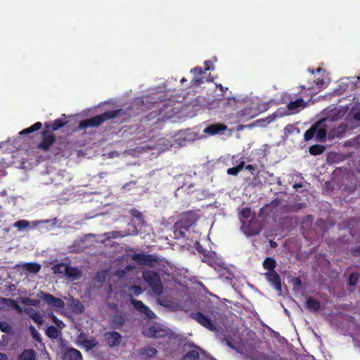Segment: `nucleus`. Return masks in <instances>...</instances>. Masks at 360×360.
I'll return each instance as SVG.
<instances>
[{"mask_svg":"<svg viewBox=\"0 0 360 360\" xmlns=\"http://www.w3.org/2000/svg\"><path fill=\"white\" fill-rule=\"evenodd\" d=\"M126 319L124 315L115 314L112 316L110 325L112 328L121 329L125 325Z\"/></svg>","mask_w":360,"mask_h":360,"instance_id":"f3484780","label":"nucleus"},{"mask_svg":"<svg viewBox=\"0 0 360 360\" xmlns=\"http://www.w3.org/2000/svg\"><path fill=\"white\" fill-rule=\"evenodd\" d=\"M0 330L4 333H8L10 330V326L7 323L4 321H0Z\"/></svg>","mask_w":360,"mask_h":360,"instance_id":"de8ad7c7","label":"nucleus"},{"mask_svg":"<svg viewBox=\"0 0 360 360\" xmlns=\"http://www.w3.org/2000/svg\"><path fill=\"white\" fill-rule=\"evenodd\" d=\"M5 300L10 302L13 307L21 311V307L19 306V304L17 303L15 300L11 299H8Z\"/></svg>","mask_w":360,"mask_h":360,"instance_id":"09e8293b","label":"nucleus"},{"mask_svg":"<svg viewBox=\"0 0 360 360\" xmlns=\"http://www.w3.org/2000/svg\"><path fill=\"white\" fill-rule=\"evenodd\" d=\"M251 214V210L250 208H243L240 212V218L243 225H245L244 220H247L249 219Z\"/></svg>","mask_w":360,"mask_h":360,"instance_id":"473e14b6","label":"nucleus"},{"mask_svg":"<svg viewBox=\"0 0 360 360\" xmlns=\"http://www.w3.org/2000/svg\"><path fill=\"white\" fill-rule=\"evenodd\" d=\"M191 346L194 347L196 349L188 351L181 357V360H199L200 356L198 350H201V349L194 345H191Z\"/></svg>","mask_w":360,"mask_h":360,"instance_id":"4be33fe9","label":"nucleus"},{"mask_svg":"<svg viewBox=\"0 0 360 360\" xmlns=\"http://www.w3.org/2000/svg\"><path fill=\"white\" fill-rule=\"evenodd\" d=\"M103 236L105 238V239H107V240H109V239L112 238L110 237V235H108V233H105Z\"/></svg>","mask_w":360,"mask_h":360,"instance_id":"bf43d9fd","label":"nucleus"},{"mask_svg":"<svg viewBox=\"0 0 360 360\" xmlns=\"http://www.w3.org/2000/svg\"><path fill=\"white\" fill-rule=\"evenodd\" d=\"M72 307L77 309L79 312H80V313L83 312L84 307L79 300H78L77 299H72Z\"/></svg>","mask_w":360,"mask_h":360,"instance_id":"e433bc0d","label":"nucleus"},{"mask_svg":"<svg viewBox=\"0 0 360 360\" xmlns=\"http://www.w3.org/2000/svg\"><path fill=\"white\" fill-rule=\"evenodd\" d=\"M130 290L136 296L139 295L142 292V289L139 285H132Z\"/></svg>","mask_w":360,"mask_h":360,"instance_id":"37998d69","label":"nucleus"},{"mask_svg":"<svg viewBox=\"0 0 360 360\" xmlns=\"http://www.w3.org/2000/svg\"><path fill=\"white\" fill-rule=\"evenodd\" d=\"M199 217L196 212L191 210L183 213L180 220L176 221L174 226V238L181 239L186 237L189 228L195 224Z\"/></svg>","mask_w":360,"mask_h":360,"instance_id":"f03ea898","label":"nucleus"},{"mask_svg":"<svg viewBox=\"0 0 360 360\" xmlns=\"http://www.w3.org/2000/svg\"><path fill=\"white\" fill-rule=\"evenodd\" d=\"M321 124V122H316L313 124L308 130H307L304 133V140L308 141L313 139L314 136H316V131H317V127Z\"/></svg>","mask_w":360,"mask_h":360,"instance_id":"b1692460","label":"nucleus"},{"mask_svg":"<svg viewBox=\"0 0 360 360\" xmlns=\"http://www.w3.org/2000/svg\"><path fill=\"white\" fill-rule=\"evenodd\" d=\"M196 249L199 252H202V248L201 246L200 248H196Z\"/></svg>","mask_w":360,"mask_h":360,"instance_id":"69168bd1","label":"nucleus"},{"mask_svg":"<svg viewBox=\"0 0 360 360\" xmlns=\"http://www.w3.org/2000/svg\"><path fill=\"white\" fill-rule=\"evenodd\" d=\"M131 258L139 265H145L149 267H153L159 264L160 262V259L156 255L143 252L134 253L131 256Z\"/></svg>","mask_w":360,"mask_h":360,"instance_id":"0eeeda50","label":"nucleus"},{"mask_svg":"<svg viewBox=\"0 0 360 360\" xmlns=\"http://www.w3.org/2000/svg\"><path fill=\"white\" fill-rule=\"evenodd\" d=\"M52 321L56 326L60 329L65 326L64 323L61 320L58 319L55 315H52Z\"/></svg>","mask_w":360,"mask_h":360,"instance_id":"79ce46f5","label":"nucleus"},{"mask_svg":"<svg viewBox=\"0 0 360 360\" xmlns=\"http://www.w3.org/2000/svg\"><path fill=\"white\" fill-rule=\"evenodd\" d=\"M353 117L356 120L360 121V110L355 112L353 115Z\"/></svg>","mask_w":360,"mask_h":360,"instance_id":"864d4df0","label":"nucleus"},{"mask_svg":"<svg viewBox=\"0 0 360 360\" xmlns=\"http://www.w3.org/2000/svg\"><path fill=\"white\" fill-rule=\"evenodd\" d=\"M46 335L51 339H56L60 333V331L56 326H50L46 330Z\"/></svg>","mask_w":360,"mask_h":360,"instance_id":"7c9ffc66","label":"nucleus"},{"mask_svg":"<svg viewBox=\"0 0 360 360\" xmlns=\"http://www.w3.org/2000/svg\"><path fill=\"white\" fill-rule=\"evenodd\" d=\"M326 85V82L325 79L323 78V77H319L316 79H314L313 84H310L308 86H301L302 89H314L315 88H317L319 89H321L322 88H324Z\"/></svg>","mask_w":360,"mask_h":360,"instance_id":"aec40b11","label":"nucleus"},{"mask_svg":"<svg viewBox=\"0 0 360 360\" xmlns=\"http://www.w3.org/2000/svg\"><path fill=\"white\" fill-rule=\"evenodd\" d=\"M227 127L225 124L221 123H215L206 127L204 129L203 132L210 136H214L221 131H225Z\"/></svg>","mask_w":360,"mask_h":360,"instance_id":"2eb2a0df","label":"nucleus"},{"mask_svg":"<svg viewBox=\"0 0 360 360\" xmlns=\"http://www.w3.org/2000/svg\"><path fill=\"white\" fill-rule=\"evenodd\" d=\"M130 214H131L134 217H135V218H136V219H141V218H142V217H143V216H142V213H141L139 210H136V209H135V208H133V209H131V210H130Z\"/></svg>","mask_w":360,"mask_h":360,"instance_id":"c03bdc74","label":"nucleus"},{"mask_svg":"<svg viewBox=\"0 0 360 360\" xmlns=\"http://www.w3.org/2000/svg\"><path fill=\"white\" fill-rule=\"evenodd\" d=\"M32 319L37 324H41L43 318L40 313L35 311L31 315Z\"/></svg>","mask_w":360,"mask_h":360,"instance_id":"4c0bfd02","label":"nucleus"},{"mask_svg":"<svg viewBox=\"0 0 360 360\" xmlns=\"http://www.w3.org/2000/svg\"><path fill=\"white\" fill-rule=\"evenodd\" d=\"M304 307L312 312H317L321 307V302L312 297H309L305 302Z\"/></svg>","mask_w":360,"mask_h":360,"instance_id":"a211bd4d","label":"nucleus"},{"mask_svg":"<svg viewBox=\"0 0 360 360\" xmlns=\"http://www.w3.org/2000/svg\"><path fill=\"white\" fill-rule=\"evenodd\" d=\"M68 123L60 118L51 122H45L44 129L41 131V141L37 146V148L44 152H47L56 141L53 131L62 128Z\"/></svg>","mask_w":360,"mask_h":360,"instance_id":"f257e3e1","label":"nucleus"},{"mask_svg":"<svg viewBox=\"0 0 360 360\" xmlns=\"http://www.w3.org/2000/svg\"><path fill=\"white\" fill-rule=\"evenodd\" d=\"M18 360H36V352L32 349H25L18 356Z\"/></svg>","mask_w":360,"mask_h":360,"instance_id":"5701e85b","label":"nucleus"},{"mask_svg":"<svg viewBox=\"0 0 360 360\" xmlns=\"http://www.w3.org/2000/svg\"><path fill=\"white\" fill-rule=\"evenodd\" d=\"M236 98H227L226 102L225 103V105L231 104V103H236Z\"/></svg>","mask_w":360,"mask_h":360,"instance_id":"5fc2aeb1","label":"nucleus"},{"mask_svg":"<svg viewBox=\"0 0 360 360\" xmlns=\"http://www.w3.org/2000/svg\"><path fill=\"white\" fill-rule=\"evenodd\" d=\"M326 150V147L323 145L315 144L309 147V153L313 155L322 154Z\"/></svg>","mask_w":360,"mask_h":360,"instance_id":"c85d7f7f","label":"nucleus"},{"mask_svg":"<svg viewBox=\"0 0 360 360\" xmlns=\"http://www.w3.org/2000/svg\"><path fill=\"white\" fill-rule=\"evenodd\" d=\"M134 269V266L133 265L128 264L124 267V269L122 271V274H118V275L120 276H122L124 273L133 270Z\"/></svg>","mask_w":360,"mask_h":360,"instance_id":"8fccbe9b","label":"nucleus"},{"mask_svg":"<svg viewBox=\"0 0 360 360\" xmlns=\"http://www.w3.org/2000/svg\"><path fill=\"white\" fill-rule=\"evenodd\" d=\"M308 71L311 72V75H314L315 72H316V73H321V72L324 73L323 70L321 68H317L316 70H311L310 68H309Z\"/></svg>","mask_w":360,"mask_h":360,"instance_id":"603ef678","label":"nucleus"},{"mask_svg":"<svg viewBox=\"0 0 360 360\" xmlns=\"http://www.w3.org/2000/svg\"><path fill=\"white\" fill-rule=\"evenodd\" d=\"M268 281L274 286L277 291H281V280L279 274L276 271H268L265 274Z\"/></svg>","mask_w":360,"mask_h":360,"instance_id":"f8f14e48","label":"nucleus"},{"mask_svg":"<svg viewBox=\"0 0 360 360\" xmlns=\"http://www.w3.org/2000/svg\"><path fill=\"white\" fill-rule=\"evenodd\" d=\"M129 184L127 183V184H125L124 186H123L124 188H126Z\"/></svg>","mask_w":360,"mask_h":360,"instance_id":"774afa93","label":"nucleus"},{"mask_svg":"<svg viewBox=\"0 0 360 360\" xmlns=\"http://www.w3.org/2000/svg\"><path fill=\"white\" fill-rule=\"evenodd\" d=\"M157 333L158 330L155 326H150L148 330V333H145V335L150 336V337H157Z\"/></svg>","mask_w":360,"mask_h":360,"instance_id":"ea45409f","label":"nucleus"},{"mask_svg":"<svg viewBox=\"0 0 360 360\" xmlns=\"http://www.w3.org/2000/svg\"><path fill=\"white\" fill-rule=\"evenodd\" d=\"M212 70L210 67H205L204 69L200 67H195L191 70L194 75L193 78L191 80L190 87L198 86L204 82L203 75L208 70Z\"/></svg>","mask_w":360,"mask_h":360,"instance_id":"1a4fd4ad","label":"nucleus"},{"mask_svg":"<svg viewBox=\"0 0 360 360\" xmlns=\"http://www.w3.org/2000/svg\"><path fill=\"white\" fill-rule=\"evenodd\" d=\"M180 82L181 84H184V82H187V79L185 77H183Z\"/></svg>","mask_w":360,"mask_h":360,"instance_id":"e2e57ef3","label":"nucleus"},{"mask_svg":"<svg viewBox=\"0 0 360 360\" xmlns=\"http://www.w3.org/2000/svg\"><path fill=\"white\" fill-rule=\"evenodd\" d=\"M104 338L107 345L111 348L118 347L122 338L118 332L114 330L105 332Z\"/></svg>","mask_w":360,"mask_h":360,"instance_id":"9d476101","label":"nucleus"},{"mask_svg":"<svg viewBox=\"0 0 360 360\" xmlns=\"http://www.w3.org/2000/svg\"><path fill=\"white\" fill-rule=\"evenodd\" d=\"M42 127V124L40 122H37L30 127H27L22 130L19 134L20 135L29 134L30 133L39 130Z\"/></svg>","mask_w":360,"mask_h":360,"instance_id":"bb28decb","label":"nucleus"},{"mask_svg":"<svg viewBox=\"0 0 360 360\" xmlns=\"http://www.w3.org/2000/svg\"><path fill=\"white\" fill-rule=\"evenodd\" d=\"M276 260L270 257H266L263 262V267L268 270V271H275L274 269L276 268Z\"/></svg>","mask_w":360,"mask_h":360,"instance_id":"393cba45","label":"nucleus"},{"mask_svg":"<svg viewBox=\"0 0 360 360\" xmlns=\"http://www.w3.org/2000/svg\"><path fill=\"white\" fill-rule=\"evenodd\" d=\"M282 101L286 104L288 112L285 113V115L298 113L307 107V103L303 98L293 94H284L282 96Z\"/></svg>","mask_w":360,"mask_h":360,"instance_id":"39448f33","label":"nucleus"},{"mask_svg":"<svg viewBox=\"0 0 360 360\" xmlns=\"http://www.w3.org/2000/svg\"><path fill=\"white\" fill-rule=\"evenodd\" d=\"M262 229L259 226H257V227L250 228L248 231V234L250 236H255L261 231Z\"/></svg>","mask_w":360,"mask_h":360,"instance_id":"49530a36","label":"nucleus"},{"mask_svg":"<svg viewBox=\"0 0 360 360\" xmlns=\"http://www.w3.org/2000/svg\"><path fill=\"white\" fill-rule=\"evenodd\" d=\"M156 354L157 350L151 347H143L138 351V354L141 359L150 358L155 356Z\"/></svg>","mask_w":360,"mask_h":360,"instance_id":"412c9836","label":"nucleus"},{"mask_svg":"<svg viewBox=\"0 0 360 360\" xmlns=\"http://www.w3.org/2000/svg\"><path fill=\"white\" fill-rule=\"evenodd\" d=\"M28 226H29V222L25 220H19V221H16L14 224V226L19 229H26Z\"/></svg>","mask_w":360,"mask_h":360,"instance_id":"58836bf2","label":"nucleus"},{"mask_svg":"<svg viewBox=\"0 0 360 360\" xmlns=\"http://www.w3.org/2000/svg\"><path fill=\"white\" fill-rule=\"evenodd\" d=\"M41 266L38 263H26L23 265V269L30 273L36 274L39 272Z\"/></svg>","mask_w":360,"mask_h":360,"instance_id":"cd10ccee","label":"nucleus"},{"mask_svg":"<svg viewBox=\"0 0 360 360\" xmlns=\"http://www.w3.org/2000/svg\"><path fill=\"white\" fill-rule=\"evenodd\" d=\"M39 297L44 300L49 305L58 308L63 309L65 307V302L60 298H58L51 294L41 291L39 293Z\"/></svg>","mask_w":360,"mask_h":360,"instance_id":"6e6552de","label":"nucleus"},{"mask_svg":"<svg viewBox=\"0 0 360 360\" xmlns=\"http://www.w3.org/2000/svg\"><path fill=\"white\" fill-rule=\"evenodd\" d=\"M210 64H211V61H210V60H206V61L205 62V67H210Z\"/></svg>","mask_w":360,"mask_h":360,"instance_id":"052dcab7","label":"nucleus"},{"mask_svg":"<svg viewBox=\"0 0 360 360\" xmlns=\"http://www.w3.org/2000/svg\"><path fill=\"white\" fill-rule=\"evenodd\" d=\"M65 360H83L82 353L77 349L68 348L64 354Z\"/></svg>","mask_w":360,"mask_h":360,"instance_id":"6ab92c4d","label":"nucleus"},{"mask_svg":"<svg viewBox=\"0 0 360 360\" xmlns=\"http://www.w3.org/2000/svg\"><path fill=\"white\" fill-rule=\"evenodd\" d=\"M122 112V109L105 111L100 115H97L91 118L80 121L79 124V127L81 129H84L88 127H99L105 122L119 117L120 115H121Z\"/></svg>","mask_w":360,"mask_h":360,"instance_id":"20e7f679","label":"nucleus"},{"mask_svg":"<svg viewBox=\"0 0 360 360\" xmlns=\"http://www.w3.org/2000/svg\"><path fill=\"white\" fill-rule=\"evenodd\" d=\"M271 121H272V119L270 117H268L264 119H259V120H255L254 122H252V124H250L248 126L250 127H255V126L264 127L267 124H269Z\"/></svg>","mask_w":360,"mask_h":360,"instance_id":"2f4dec72","label":"nucleus"},{"mask_svg":"<svg viewBox=\"0 0 360 360\" xmlns=\"http://www.w3.org/2000/svg\"><path fill=\"white\" fill-rule=\"evenodd\" d=\"M8 356L6 354L0 352V360H7Z\"/></svg>","mask_w":360,"mask_h":360,"instance_id":"4d7b16f0","label":"nucleus"},{"mask_svg":"<svg viewBox=\"0 0 360 360\" xmlns=\"http://www.w3.org/2000/svg\"><path fill=\"white\" fill-rule=\"evenodd\" d=\"M302 186V185L301 184H295L293 186L295 188H301Z\"/></svg>","mask_w":360,"mask_h":360,"instance_id":"13d9d810","label":"nucleus"},{"mask_svg":"<svg viewBox=\"0 0 360 360\" xmlns=\"http://www.w3.org/2000/svg\"><path fill=\"white\" fill-rule=\"evenodd\" d=\"M245 169L249 170L252 175H258V172H257V166L248 165L245 166Z\"/></svg>","mask_w":360,"mask_h":360,"instance_id":"a18cd8bd","label":"nucleus"},{"mask_svg":"<svg viewBox=\"0 0 360 360\" xmlns=\"http://www.w3.org/2000/svg\"><path fill=\"white\" fill-rule=\"evenodd\" d=\"M29 329H30V333H31L32 338L35 340L41 342V338L40 333L36 330V328L32 325H30L29 327Z\"/></svg>","mask_w":360,"mask_h":360,"instance_id":"f704fd0d","label":"nucleus"},{"mask_svg":"<svg viewBox=\"0 0 360 360\" xmlns=\"http://www.w3.org/2000/svg\"><path fill=\"white\" fill-rule=\"evenodd\" d=\"M352 253L354 257L360 256V245L354 248Z\"/></svg>","mask_w":360,"mask_h":360,"instance_id":"3c124183","label":"nucleus"},{"mask_svg":"<svg viewBox=\"0 0 360 360\" xmlns=\"http://www.w3.org/2000/svg\"><path fill=\"white\" fill-rule=\"evenodd\" d=\"M108 234L110 235V237L114 239L122 238L124 236V235L122 234V233L121 231H113L108 232Z\"/></svg>","mask_w":360,"mask_h":360,"instance_id":"a19ab883","label":"nucleus"},{"mask_svg":"<svg viewBox=\"0 0 360 360\" xmlns=\"http://www.w3.org/2000/svg\"><path fill=\"white\" fill-rule=\"evenodd\" d=\"M255 116L253 113V108L250 106H246L243 109L236 112V117L240 121H247Z\"/></svg>","mask_w":360,"mask_h":360,"instance_id":"dca6fc26","label":"nucleus"},{"mask_svg":"<svg viewBox=\"0 0 360 360\" xmlns=\"http://www.w3.org/2000/svg\"><path fill=\"white\" fill-rule=\"evenodd\" d=\"M218 308L211 305L208 309L210 315H205L200 311H193L191 313V317L198 322L199 324L212 332L217 331V327L215 323L216 314H218Z\"/></svg>","mask_w":360,"mask_h":360,"instance_id":"7ed1b4c3","label":"nucleus"},{"mask_svg":"<svg viewBox=\"0 0 360 360\" xmlns=\"http://www.w3.org/2000/svg\"><path fill=\"white\" fill-rule=\"evenodd\" d=\"M218 86L220 88V89H221V91H223V90H224V87H223V86H222L221 84H219V85H218Z\"/></svg>","mask_w":360,"mask_h":360,"instance_id":"338daca9","label":"nucleus"},{"mask_svg":"<svg viewBox=\"0 0 360 360\" xmlns=\"http://www.w3.org/2000/svg\"><path fill=\"white\" fill-rule=\"evenodd\" d=\"M60 152H61V150H59V149L58 148V150H57V151H55V152H54V153H55L56 155H58V154H60Z\"/></svg>","mask_w":360,"mask_h":360,"instance_id":"0e129e2a","label":"nucleus"},{"mask_svg":"<svg viewBox=\"0 0 360 360\" xmlns=\"http://www.w3.org/2000/svg\"><path fill=\"white\" fill-rule=\"evenodd\" d=\"M131 302L132 303L134 307L139 312L145 314L148 318L150 319L155 318V313L153 311H151L148 306L144 304V303L142 301L131 298Z\"/></svg>","mask_w":360,"mask_h":360,"instance_id":"9b49d317","label":"nucleus"},{"mask_svg":"<svg viewBox=\"0 0 360 360\" xmlns=\"http://www.w3.org/2000/svg\"><path fill=\"white\" fill-rule=\"evenodd\" d=\"M64 275L67 278L75 281L80 279L82 276V273L77 267L71 266L70 265L65 264Z\"/></svg>","mask_w":360,"mask_h":360,"instance_id":"ddd939ff","label":"nucleus"},{"mask_svg":"<svg viewBox=\"0 0 360 360\" xmlns=\"http://www.w3.org/2000/svg\"><path fill=\"white\" fill-rule=\"evenodd\" d=\"M292 281L295 285H300L301 284V280L300 278H295Z\"/></svg>","mask_w":360,"mask_h":360,"instance_id":"6e6d98bb","label":"nucleus"},{"mask_svg":"<svg viewBox=\"0 0 360 360\" xmlns=\"http://www.w3.org/2000/svg\"><path fill=\"white\" fill-rule=\"evenodd\" d=\"M77 340L86 350H91L98 345V342L95 338H88L87 336L83 333L79 335Z\"/></svg>","mask_w":360,"mask_h":360,"instance_id":"4468645a","label":"nucleus"},{"mask_svg":"<svg viewBox=\"0 0 360 360\" xmlns=\"http://www.w3.org/2000/svg\"><path fill=\"white\" fill-rule=\"evenodd\" d=\"M142 276L155 295H161L163 293L162 284L158 273L148 270L143 272Z\"/></svg>","mask_w":360,"mask_h":360,"instance_id":"423d86ee","label":"nucleus"},{"mask_svg":"<svg viewBox=\"0 0 360 360\" xmlns=\"http://www.w3.org/2000/svg\"><path fill=\"white\" fill-rule=\"evenodd\" d=\"M359 281V274L357 273H352L349 275L348 283L350 286H354Z\"/></svg>","mask_w":360,"mask_h":360,"instance_id":"c9c22d12","label":"nucleus"},{"mask_svg":"<svg viewBox=\"0 0 360 360\" xmlns=\"http://www.w3.org/2000/svg\"><path fill=\"white\" fill-rule=\"evenodd\" d=\"M255 221L251 220V221H249V224H248V225L246 227L248 228L249 226H250L252 225V224H255Z\"/></svg>","mask_w":360,"mask_h":360,"instance_id":"680f3d73","label":"nucleus"},{"mask_svg":"<svg viewBox=\"0 0 360 360\" xmlns=\"http://www.w3.org/2000/svg\"><path fill=\"white\" fill-rule=\"evenodd\" d=\"M327 131L325 127L321 126V124L317 127L316 131V139L317 141L323 142L326 140Z\"/></svg>","mask_w":360,"mask_h":360,"instance_id":"a878e982","label":"nucleus"},{"mask_svg":"<svg viewBox=\"0 0 360 360\" xmlns=\"http://www.w3.org/2000/svg\"><path fill=\"white\" fill-rule=\"evenodd\" d=\"M245 167V162L241 160L236 167L229 168L227 174L229 175L236 176Z\"/></svg>","mask_w":360,"mask_h":360,"instance_id":"c756f323","label":"nucleus"},{"mask_svg":"<svg viewBox=\"0 0 360 360\" xmlns=\"http://www.w3.org/2000/svg\"><path fill=\"white\" fill-rule=\"evenodd\" d=\"M65 264L63 262L55 264L52 267V270L54 274H64V269H65Z\"/></svg>","mask_w":360,"mask_h":360,"instance_id":"72a5a7b5","label":"nucleus"}]
</instances>
